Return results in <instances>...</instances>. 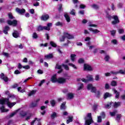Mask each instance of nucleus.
<instances>
[{
  "label": "nucleus",
  "instance_id": "11",
  "mask_svg": "<svg viewBox=\"0 0 125 125\" xmlns=\"http://www.w3.org/2000/svg\"><path fill=\"white\" fill-rule=\"evenodd\" d=\"M66 83V79L62 78V77H60L58 78V83Z\"/></svg>",
  "mask_w": 125,
  "mask_h": 125
},
{
  "label": "nucleus",
  "instance_id": "2",
  "mask_svg": "<svg viewBox=\"0 0 125 125\" xmlns=\"http://www.w3.org/2000/svg\"><path fill=\"white\" fill-rule=\"evenodd\" d=\"M85 125H90L93 123L92 117H91V113H88L84 118Z\"/></svg>",
  "mask_w": 125,
  "mask_h": 125
},
{
  "label": "nucleus",
  "instance_id": "3",
  "mask_svg": "<svg viewBox=\"0 0 125 125\" xmlns=\"http://www.w3.org/2000/svg\"><path fill=\"white\" fill-rule=\"evenodd\" d=\"M87 89L88 90H91V92L93 93H97V94H100L101 93L100 90H97L96 87L93 86L92 84H88L87 85Z\"/></svg>",
  "mask_w": 125,
  "mask_h": 125
},
{
  "label": "nucleus",
  "instance_id": "55",
  "mask_svg": "<svg viewBox=\"0 0 125 125\" xmlns=\"http://www.w3.org/2000/svg\"><path fill=\"white\" fill-rule=\"evenodd\" d=\"M109 59H110V57H109L108 55H106L104 58V60H105V61H108Z\"/></svg>",
  "mask_w": 125,
  "mask_h": 125
},
{
  "label": "nucleus",
  "instance_id": "60",
  "mask_svg": "<svg viewBox=\"0 0 125 125\" xmlns=\"http://www.w3.org/2000/svg\"><path fill=\"white\" fill-rule=\"evenodd\" d=\"M23 69H25L26 70H28L30 69V66L29 65H25L23 66Z\"/></svg>",
  "mask_w": 125,
  "mask_h": 125
},
{
  "label": "nucleus",
  "instance_id": "12",
  "mask_svg": "<svg viewBox=\"0 0 125 125\" xmlns=\"http://www.w3.org/2000/svg\"><path fill=\"white\" fill-rule=\"evenodd\" d=\"M51 81L52 83H58V79H57V77L56 74L54 75L51 78Z\"/></svg>",
  "mask_w": 125,
  "mask_h": 125
},
{
  "label": "nucleus",
  "instance_id": "39",
  "mask_svg": "<svg viewBox=\"0 0 125 125\" xmlns=\"http://www.w3.org/2000/svg\"><path fill=\"white\" fill-rule=\"evenodd\" d=\"M111 43H112L113 44H118V41L116 39H113L111 40Z\"/></svg>",
  "mask_w": 125,
  "mask_h": 125
},
{
  "label": "nucleus",
  "instance_id": "26",
  "mask_svg": "<svg viewBox=\"0 0 125 125\" xmlns=\"http://www.w3.org/2000/svg\"><path fill=\"white\" fill-rule=\"evenodd\" d=\"M74 96L73 94H67L66 95V98L67 100H71V99H73L74 98Z\"/></svg>",
  "mask_w": 125,
  "mask_h": 125
},
{
  "label": "nucleus",
  "instance_id": "61",
  "mask_svg": "<svg viewBox=\"0 0 125 125\" xmlns=\"http://www.w3.org/2000/svg\"><path fill=\"white\" fill-rule=\"evenodd\" d=\"M112 91H113L114 93H115V94H119L118 91L115 88L112 89Z\"/></svg>",
  "mask_w": 125,
  "mask_h": 125
},
{
  "label": "nucleus",
  "instance_id": "19",
  "mask_svg": "<svg viewBox=\"0 0 125 125\" xmlns=\"http://www.w3.org/2000/svg\"><path fill=\"white\" fill-rule=\"evenodd\" d=\"M118 74V72H116V71H111L110 73H105V76L106 77H109V76H110L111 75H117Z\"/></svg>",
  "mask_w": 125,
  "mask_h": 125
},
{
  "label": "nucleus",
  "instance_id": "34",
  "mask_svg": "<svg viewBox=\"0 0 125 125\" xmlns=\"http://www.w3.org/2000/svg\"><path fill=\"white\" fill-rule=\"evenodd\" d=\"M62 67H63V68L65 69V70H69V66L67 64H62Z\"/></svg>",
  "mask_w": 125,
  "mask_h": 125
},
{
  "label": "nucleus",
  "instance_id": "49",
  "mask_svg": "<svg viewBox=\"0 0 125 125\" xmlns=\"http://www.w3.org/2000/svg\"><path fill=\"white\" fill-rule=\"evenodd\" d=\"M122 118V115L121 114H118L117 115L116 120L117 121H119V120Z\"/></svg>",
  "mask_w": 125,
  "mask_h": 125
},
{
  "label": "nucleus",
  "instance_id": "29",
  "mask_svg": "<svg viewBox=\"0 0 125 125\" xmlns=\"http://www.w3.org/2000/svg\"><path fill=\"white\" fill-rule=\"evenodd\" d=\"M76 56H77V55H76L75 54L71 55V61H72V62H74V61H75Z\"/></svg>",
  "mask_w": 125,
  "mask_h": 125
},
{
  "label": "nucleus",
  "instance_id": "41",
  "mask_svg": "<svg viewBox=\"0 0 125 125\" xmlns=\"http://www.w3.org/2000/svg\"><path fill=\"white\" fill-rule=\"evenodd\" d=\"M50 103L52 107H54V106H55V104H56V102L54 100L51 101Z\"/></svg>",
  "mask_w": 125,
  "mask_h": 125
},
{
  "label": "nucleus",
  "instance_id": "50",
  "mask_svg": "<svg viewBox=\"0 0 125 125\" xmlns=\"http://www.w3.org/2000/svg\"><path fill=\"white\" fill-rule=\"evenodd\" d=\"M116 113H117V111H115L113 112H110V115L111 116V117H114V116L116 115Z\"/></svg>",
  "mask_w": 125,
  "mask_h": 125
},
{
  "label": "nucleus",
  "instance_id": "54",
  "mask_svg": "<svg viewBox=\"0 0 125 125\" xmlns=\"http://www.w3.org/2000/svg\"><path fill=\"white\" fill-rule=\"evenodd\" d=\"M101 117H102V118H105V116H106V114H105V112H102L101 113Z\"/></svg>",
  "mask_w": 125,
  "mask_h": 125
},
{
  "label": "nucleus",
  "instance_id": "21",
  "mask_svg": "<svg viewBox=\"0 0 125 125\" xmlns=\"http://www.w3.org/2000/svg\"><path fill=\"white\" fill-rule=\"evenodd\" d=\"M89 30L90 31V32H92L94 34H97L100 32L98 29H93L92 28H89Z\"/></svg>",
  "mask_w": 125,
  "mask_h": 125
},
{
  "label": "nucleus",
  "instance_id": "13",
  "mask_svg": "<svg viewBox=\"0 0 125 125\" xmlns=\"http://www.w3.org/2000/svg\"><path fill=\"white\" fill-rule=\"evenodd\" d=\"M35 123H37L38 125H40L41 124V119H38V118H35L31 123V125H34V124Z\"/></svg>",
  "mask_w": 125,
  "mask_h": 125
},
{
  "label": "nucleus",
  "instance_id": "22",
  "mask_svg": "<svg viewBox=\"0 0 125 125\" xmlns=\"http://www.w3.org/2000/svg\"><path fill=\"white\" fill-rule=\"evenodd\" d=\"M62 92L63 93H67L68 94H72V93H71L70 92V88H65L64 89L62 90Z\"/></svg>",
  "mask_w": 125,
  "mask_h": 125
},
{
  "label": "nucleus",
  "instance_id": "16",
  "mask_svg": "<svg viewBox=\"0 0 125 125\" xmlns=\"http://www.w3.org/2000/svg\"><path fill=\"white\" fill-rule=\"evenodd\" d=\"M20 35V34H19V33H18V31L15 30L14 31V32L13 33V36L14 37V38H19Z\"/></svg>",
  "mask_w": 125,
  "mask_h": 125
},
{
  "label": "nucleus",
  "instance_id": "33",
  "mask_svg": "<svg viewBox=\"0 0 125 125\" xmlns=\"http://www.w3.org/2000/svg\"><path fill=\"white\" fill-rule=\"evenodd\" d=\"M95 80L97 81L100 80V75L97 74L95 75Z\"/></svg>",
  "mask_w": 125,
  "mask_h": 125
},
{
  "label": "nucleus",
  "instance_id": "8",
  "mask_svg": "<svg viewBox=\"0 0 125 125\" xmlns=\"http://www.w3.org/2000/svg\"><path fill=\"white\" fill-rule=\"evenodd\" d=\"M16 12H17V13H19V14H21V15H23L26 12V10H25L24 9H20L19 8H17L16 9Z\"/></svg>",
  "mask_w": 125,
  "mask_h": 125
},
{
  "label": "nucleus",
  "instance_id": "23",
  "mask_svg": "<svg viewBox=\"0 0 125 125\" xmlns=\"http://www.w3.org/2000/svg\"><path fill=\"white\" fill-rule=\"evenodd\" d=\"M78 90H81L83 88V83H78L77 84Z\"/></svg>",
  "mask_w": 125,
  "mask_h": 125
},
{
  "label": "nucleus",
  "instance_id": "6",
  "mask_svg": "<svg viewBox=\"0 0 125 125\" xmlns=\"http://www.w3.org/2000/svg\"><path fill=\"white\" fill-rule=\"evenodd\" d=\"M52 26V23H49L47 24V26H39L38 27V31H42V30H46L47 31H49L50 30V27Z\"/></svg>",
  "mask_w": 125,
  "mask_h": 125
},
{
  "label": "nucleus",
  "instance_id": "52",
  "mask_svg": "<svg viewBox=\"0 0 125 125\" xmlns=\"http://www.w3.org/2000/svg\"><path fill=\"white\" fill-rule=\"evenodd\" d=\"M54 118H56V113L55 112L53 113V114L51 115V118L54 119Z\"/></svg>",
  "mask_w": 125,
  "mask_h": 125
},
{
  "label": "nucleus",
  "instance_id": "56",
  "mask_svg": "<svg viewBox=\"0 0 125 125\" xmlns=\"http://www.w3.org/2000/svg\"><path fill=\"white\" fill-rule=\"evenodd\" d=\"M14 74H15L16 75H19V74H21V71L18 70H16L15 72H14Z\"/></svg>",
  "mask_w": 125,
  "mask_h": 125
},
{
  "label": "nucleus",
  "instance_id": "63",
  "mask_svg": "<svg viewBox=\"0 0 125 125\" xmlns=\"http://www.w3.org/2000/svg\"><path fill=\"white\" fill-rule=\"evenodd\" d=\"M83 62H84V60H83V59H80L79 60V61H78V62L79 63H83Z\"/></svg>",
  "mask_w": 125,
  "mask_h": 125
},
{
  "label": "nucleus",
  "instance_id": "4",
  "mask_svg": "<svg viewBox=\"0 0 125 125\" xmlns=\"http://www.w3.org/2000/svg\"><path fill=\"white\" fill-rule=\"evenodd\" d=\"M86 78L87 80L84 78H83V79L79 78L77 79V81L78 82H83V83H88V81H93V76H92V75H87Z\"/></svg>",
  "mask_w": 125,
  "mask_h": 125
},
{
  "label": "nucleus",
  "instance_id": "64",
  "mask_svg": "<svg viewBox=\"0 0 125 125\" xmlns=\"http://www.w3.org/2000/svg\"><path fill=\"white\" fill-rule=\"evenodd\" d=\"M120 98H121V99H123V100H125V95H121Z\"/></svg>",
  "mask_w": 125,
  "mask_h": 125
},
{
  "label": "nucleus",
  "instance_id": "25",
  "mask_svg": "<svg viewBox=\"0 0 125 125\" xmlns=\"http://www.w3.org/2000/svg\"><path fill=\"white\" fill-rule=\"evenodd\" d=\"M111 106H113V103H109V104H105L104 105V108L106 109H110L111 108Z\"/></svg>",
  "mask_w": 125,
  "mask_h": 125
},
{
  "label": "nucleus",
  "instance_id": "47",
  "mask_svg": "<svg viewBox=\"0 0 125 125\" xmlns=\"http://www.w3.org/2000/svg\"><path fill=\"white\" fill-rule=\"evenodd\" d=\"M111 34L112 36H115L116 35V33H117V31L115 30H113L110 31Z\"/></svg>",
  "mask_w": 125,
  "mask_h": 125
},
{
  "label": "nucleus",
  "instance_id": "10",
  "mask_svg": "<svg viewBox=\"0 0 125 125\" xmlns=\"http://www.w3.org/2000/svg\"><path fill=\"white\" fill-rule=\"evenodd\" d=\"M84 71H92L93 69L91 66L87 64H84Z\"/></svg>",
  "mask_w": 125,
  "mask_h": 125
},
{
  "label": "nucleus",
  "instance_id": "20",
  "mask_svg": "<svg viewBox=\"0 0 125 125\" xmlns=\"http://www.w3.org/2000/svg\"><path fill=\"white\" fill-rule=\"evenodd\" d=\"M8 31H9V27L8 26H5L3 30V32L5 35H7Z\"/></svg>",
  "mask_w": 125,
  "mask_h": 125
},
{
  "label": "nucleus",
  "instance_id": "31",
  "mask_svg": "<svg viewBox=\"0 0 125 125\" xmlns=\"http://www.w3.org/2000/svg\"><path fill=\"white\" fill-rule=\"evenodd\" d=\"M50 44L53 46V47H56V46H57V45H56V43H55V42H54L53 41H51L50 42Z\"/></svg>",
  "mask_w": 125,
  "mask_h": 125
},
{
  "label": "nucleus",
  "instance_id": "40",
  "mask_svg": "<svg viewBox=\"0 0 125 125\" xmlns=\"http://www.w3.org/2000/svg\"><path fill=\"white\" fill-rule=\"evenodd\" d=\"M56 26H63V23L58 21L55 23Z\"/></svg>",
  "mask_w": 125,
  "mask_h": 125
},
{
  "label": "nucleus",
  "instance_id": "45",
  "mask_svg": "<svg viewBox=\"0 0 125 125\" xmlns=\"http://www.w3.org/2000/svg\"><path fill=\"white\" fill-rule=\"evenodd\" d=\"M118 33L119 34H124V33H125V30L123 29H119L118 30Z\"/></svg>",
  "mask_w": 125,
  "mask_h": 125
},
{
  "label": "nucleus",
  "instance_id": "58",
  "mask_svg": "<svg viewBox=\"0 0 125 125\" xmlns=\"http://www.w3.org/2000/svg\"><path fill=\"white\" fill-rule=\"evenodd\" d=\"M18 86V84L16 83L12 85L11 87L12 88H16Z\"/></svg>",
  "mask_w": 125,
  "mask_h": 125
},
{
  "label": "nucleus",
  "instance_id": "51",
  "mask_svg": "<svg viewBox=\"0 0 125 125\" xmlns=\"http://www.w3.org/2000/svg\"><path fill=\"white\" fill-rule=\"evenodd\" d=\"M62 67V66H61V65H59V64H56L55 69H58L60 70V69H61Z\"/></svg>",
  "mask_w": 125,
  "mask_h": 125
},
{
  "label": "nucleus",
  "instance_id": "17",
  "mask_svg": "<svg viewBox=\"0 0 125 125\" xmlns=\"http://www.w3.org/2000/svg\"><path fill=\"white\" fill-rule=\"evenodd\" d=\"M121 102H115L112 103V106L114 107V108H118V107H120L121 106Z\"/></svg>",
  "mask_w": 125,
  "mask_h": 125
},
{
  "label": "nucleus",
  "instance_id": "1",
  "mask_svg": "<svg viewBox=\"0 0 125 125\" xmlns=\"http://www.w3.org/2000/svg\"><path fill=\"white\" fill-rule=\"evenodd\" d=\"M0 104H1V105H4V104H7L9 108H12V107H13V106L16 104V102L11 103L9 102V100H8V99H3L0 100ZM0 110H1L2 113L8 112L9 111L8 109L4 108V106L3 105H2L0 107Z\"/></svg>",
  "mask_w": 125,
  "mask_h": 125
},
{
  "label": "nucleus",
  "instance_id": "15",
  "mask_svg": "<svg viewBox=\"0 0 125 125\" xmlns=\"http://www.w3.org/2000/svg\"><path fill=\"white\" fill-rule=\"evenodd\" d=\"M0 78L2 79V80H3L4 82L6 83V82L8 81V78L7 77L4 76V74L3 73H1L0 75Z\"/></svg>",
  "mask_w": 125,
  "mask_h": 125
},
{
  "label": "nucleus",
  "instance_id": "24",
  "mask_svg": "<svg viewBox=\"0 0 125 125\" xmlns=\"http://www.w3.org/2000/svg\"><path fill=\"white\" fill-rule=\"evenodd\" d=\"M45 59H51L53 57V55L52 54H49L48 55H45Z\"/></svg>",
  "mask_w": 125,
  "mask_h": 125
},
{
  "label": "nucleus",
  "instance_id": "44",
  "mask_svg": "<svg viewBox=\"0 0 125 125\" xmlns=\"http://www.w3.org/2000/svg\"><path fill=\"white\" fill-rule=\"evenodd\" d=\"M69 66H71V67H72V68H73L74 69H77V66H76V65L73 63H68Z\"/></svg>",
  "mask_w": 125,
  "mask_h": 125
},
{
  "label": "nucleus",
  "instance_id": "27",
  "mask_svg": "<svg viewBox=\"0 0 125 125\" xmlns=\"http://www.w3.org/2000/svg\"><path fill=\"white\" fill-rule=\"evenodd\" d=\"M18 91L20 92L21 93H23V92H25V90L24 89H22V87H19L17 88Z\"/></svg>",
  "mask_w": 125,
  "mask_h": 125
},
{
  "label": "nucleus",
  "instance_id": "42",
  "mask_svg": "<svg viewBox=\"0 0 125 125\" xmlns=\"http://www.w3.org/2000/svg\"><path fill=\"white\" fill-rule=\"evenodd\" d=\"M102 122V119L101 116H98L97 123H101Z\"/></svg>",
  "mask_w": 125,
  "mask_h": 125
},
{
  "label": "nucleus",
  "instance_id": "48",
  "mask_svg": "<svg viewBox=\"0 0 125 125\" xmlns=\"http://www.w3.org/2000/svg\"><path fill=\"white\" fill-rule=\"evenodd\" d=\"M70 14H71V15H76V13H75V11L74 9H72L70 12Z\"/></svg>",
  "mask_w": 125,
  "mask_h": 125
},
{
  "label": "nucleus",
  "instance_id": "37",
  "mask_svg": "<svg viewBox=\"0 0 125 125\" xmlns=\"http://www.w3.org/2000/svg\"><path fill=\"white\" fill-rule=\"evenodd\" d=\"M111 85H112V86H116V85H117V82L115 81H112L111 83Z\"/></svg>",
  "mask_w": 125,
  "mask_h": 125
},
{
  "label": "nucleus",
  "instance_id": "14",
  "mask_svg": "<svg viewBox=\"0 0 125 125\" xmlns=\"http://www.w3.org/2000/svg\"><path fill=\"white\" fill-rule=\"evenodd\" d=\"M49 18V16L48 14H44L41 17V19L43 21H46Z\"/></svg>",
  "mask_w": 125,
  "mask_h": 125
},
{
  "label": "nucleus",
  "instance_id": "43",
  "mask_svg": "<svg viewBox=\"0 0 125 125\" xmlns=\"http://www.w3.org/2000/svg\"><path fill=\"white\" fill-rule=\"evenodd\" d=\"M117 73H118L117 74H122V75H125V71H124V70H119L118 72L116 71Z\"/></svg>",
  "mask_w": 125,
  "mask_h": 125
},
{
  "label": "nucleus",
  "instance_id": "36",
  "mask_svg": "<svg viewBox=\"0 0 125 125\" xmlns=\"http://www.w3.org/2000/svg\"><path fill=\"white\" fill-rule=\"evenodd\" d=\"M37 105H38V104L34 102V103H31V104H30V107H36V106Z\"/></svg>",
  "mask_w": 125,
  "mask_h": 125
},
{
  "label": "nucleus",
  "instance_id": "59",
  "mask_svg": "<svg viewBox=\"0 0 125 125\" xmlns=\"http://www.w3.org/2000/svg\"><path fill=\"white\" fill-rule=\"evenodd\" d=\"M39 5H40V2H36L33 3L34 6H39Z\"/></svg>",
  "mask_w": 125,
  "mask_h": 125
},
{
  "label": "nucleus",
  "instance_id": "53",
  "mask_svg": "<svg viewBox=\"0 0 125 125\" xmlns=\"http://www.w3.org/2000/svg\"><path fill=\"white\" fill-rule=\"evenodd\" d=\"M104 87L105 89H109V88H110V85H109V84L106 83L105 84Z\"/></svg>",
  "mask_w": 125,
  "mask_h": 125
},
{
  "label": "nucleus",
  "instance_id": "62",
  "mask_svg": "<svg viewBox=\"0 0 125 125\" xmlns=\"http://www.w3.org/2000/svg\"><path fill=\"white\" fill-rule=\"evenodd\" d=\"M92 7L93 8H95V9H97V8H98V5H96V4H93L92 5Z\"/></svg>",
  "mask_w": 125,
  "mask_h": 125
},
{
  "label": "nucleus",
  "instance_id": "57",
  "mask_svg": "<svg viewBox=\"0 0 125 125\" xmlns=\"http://www.w3.org/2000/svg\"><path fill=\"white\" fill-rule=\"evenodd\" d=\"M33 39H37L38 38V34H37L35 32L33 34Z\"/></svg>",
  "mask_w": 125,
  "mask_h": 125
},
{
  "label": "nucleus",
  "instance_id": "35",
  "mask_svg": "<svg viewBox=\"0 0 125 125\" xmlns=\"http://www.w3.org/2000/svg\"><path fill=\"white\" fill-rule=\"evenodd\" d=\"M20 115L21 117H25V116L27 115V113H26V112L21 111L20 113Z\"/></svg>",
  "mask_w": 125,
  "mask_h": 125
},
{
  "label": "nucleus",
  "instance_id": "5",
  "mask_svg": "<svg viewBox=\"0 0 125 125\" xmlns=\"http://www.w3.org/2000/svg\"><path fill=\"white\" fill-rule=\"evenodd\" d=\"M65 38H67V39H74V36L67 32H64L63 33V35L60 38V42H64V41H65Z\"/></svg>",
  "mask_w": 125,
  "mask_h": 125
},
{
  "label": "nucleus",
  "instance_id": "18",
  "mask_svg": "<svg viewBox=\"0 0 125 125\" xmlns=\"http://www.w3.org/2000/svg\"><path fill=\"white\" fill-rule=\"evenodd\" d=\"M64 16L67 22H70V21H71V19L70 18V16H69V15H68V13H65Z\"/></svg>",
  "mask_w": 125,
  "mask_h": 125
},
{
  "label": "nucleus",
  "instance_id": "7",
  "mask_svg": "<svg viewBox=\"0 0 125 125\" xmlns=\"http://www.w3.org/2000/svg\"><path fill=\"white\" fill-rule=\"evenodd\" d=\"M112 18L114 20L112 21V25H116V24H118V23L120 22L119 18L117 17V16H113L112 17Z\"/></svg>",
  "mask_w": 125,
  "mask_h": 125
},
{
  "label": "nucleus",
  "instance_id": "28",
  "mask_svg": "<svg viewBox=\"0 0 125 125\" xmlns=\"http://www.w3.org/2000/svg\"><path fill=\"white\" fill-rule=\"evenodd\" d=\"M66 102L63 103L61 105V110H65L66 109Z\"/></svg>",
  "mask_w": 125,
  "mask_h": 125
},
{
  "label": "nucleus",
  "instance_id": "32",
  "mask_svg": "<svg viewBox=\"0 0 125 125\" xmlns=\"http://www.w3.org/2000/svg\"><path fill=\"white\" fill-rule=\"evenodd\" d=\"M112 96V95L111 94H104L103 96L104 99H107L108 97H111Z\"/></svg>",
  "mask_w": 125,
  "mask_h": 125
},
{
  "label": "nucleus",
  "instance_id": "46",
  "mask_svg": "<svg viewBox=\"0 0 125 125\" xmlns=\"http://www.w3.org/2000/svg\"><path fill=\"white\" fill-rule=\"evenodd\" d=\"M8 17L9 19H14V17L12 15V14L11 13H10L8 14Z\"/></svg>",
  "mask_w": 125,
  "mask_h": 125
},
{
  "label": "nucleus",
  "instance_id": "38",
  "mask_svg": "<svg viewBox=\"0 0 125 125\" xmlns=\"http://www.w3.org/2000/svg\"><path fill=\"white\" fill-rule=\"evenodd\" d=\"M17 112H18V110H16L15 112L12 113L10 115H9V118H12V117H13V116H14L15 115H16V114L17 113Z\"/></svg>",
  "mask_w": 125,
  "mask_h": 125
},
{
  "label": "nucleus",
  "instance_id": "30",
  "mask_svg": "<svg viewBox=\"0 0 125 125\" xmlns=\"http://www.w3.org/2000/svg\"><path fill=\"white\" fill-rule=\"evenodd\" d=\"M72 122H73V117H69L68 120L66 121V124H70Z\"/></svg>",
  "mask_w": 125,
  "mask_h": 125
},
{
  "label": "nucleus",
  "instance_id": "9",
  "mask_svg": "<svg viewBox=\"0 0 125 125\" xmlns=\"http://www.w3.org/2000/svg\"><path fill=\"white\" fill-rule=\"evenodd\" d=\"M7 22V24H8V25H10V26L12 25L15 27L17 25V21L15 20H13V21L8 20Z\"/></svg>",
  "mask_w": 125,
  "mask_h": 125
}]
</instances>
